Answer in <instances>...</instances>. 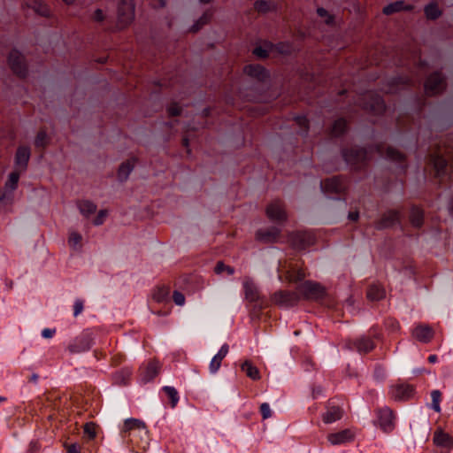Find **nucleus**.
I'll return each mask as SVG.
<instances>
[{"mask_svg": "<svg viewBox=\"0 0 453 453\" xmlns=\"http://www.w3.org/2000/svg\"><path fill=\"white\" fill-rule=\"evenodd\" d=\"M411 6H405L404 2L403 1H396L386 5L383 8L382 12L385 15H391L403 10H411Z\"/></svg>", "mask_w": 453, "mask_h": 453, "instance_id": "nucleus-31", "label": "nucleus"}, {"mask_svg": "<svg viewBox=\"0 0 453 453\" xmlns=\"http://www.w3.org/2000/svg\"><path fill=\"white\" fill-rule=\"evenodd\" d=\"M317 13L319 17L326 19L325 21L326 24H332L334 22V17L330 15L326 9L322 7L318 8Z\"/></svg>", "mask_w": 453, "mask_h": 453, "instance_id": "nucleus-49", "label": "nucleus"}, {"mask_svg": "<svg viewBox=\"0 0 453 453\" xmlns=\"http://www.w3.org/2000/svg\"><path fill=\"white\" fill-rule=\"evenodd\" d=\"M31 7L42 16L50 15V9L47 7V5L38 0H34Z\"/></svg>", "mask_w": 453, "mask_h": 453, "instance_id": "nucleus-41", "label": "nucleus"}, {"mask_svg": "<svg viewBox=\"0 0 453 453\" xmlns=\"http://www.w3.org/2000/svg\"><path fill=\"white\" fill-rule=\"evenodd\" d=\"M413 337L422 342H428L434 337V330L428 326H418L412 333Z\"/></svg>", "mask_w": 453, "mask_h": 453, "instance_id": "nucleus-20", "label": "nucleus"}, {"mask_svg": "<svg viewBox=\"0 0 453 453\" xmlns=\"http://www.w3.org/2000/svg\"><path fill=\"white\" fill-rule=\"evenodd\" d=\"M13 203V194L7 189H0V210L10 211Z\"/></svg>", "mask_w": 453, "mask_h": 453, "instance_id": "nucleus-29", "label": "nucleus"}, {"mask_svg": "<svg viewBox=\"0 0 453 453\" xmlns=\"http://www.w3.org/2000/svg\"><path fill=\"white\" fill-rule=\"evenodd\" d=\"M167 111L170 116H179L181 113V107L178 104L173 103L167 108Z\"/></svg>", "mask_w": 453, "mask_h": 453, "instance_id": "nucleus-52", "label": "nucleus"}, {"mask_svg": "<svg viewBox=\"0 0 453 453\" xmlns=\"http://www.w3.org/2000/svg\"><path fill=\"white\" fill-rule=\"evenodd\" d=\"M366 296L370 301H380L386 297V290L380 284H372L367 288Z\"/></svg>", "mask_w": 453, "mask_h": 453, "instance_id": "nucleus-21", "label": "nucleus"}, {"mask_svg": "<svg viewBox=\"0 0 453 453\" xmlns=\"http://www.w3.org/2000/svg\"><path fill=\"white\" fill-rule=\"evenodd\" d=\"M387 157L394 161H402L404 157L401 152L391 147L388 148L387 150Z\"/></svg>", "mask_w": 453, "mask_h": 453, "instance_id": "nucleus-47", "label": "nucleus"}, {"mask_svg": "<svg viewBox=\"0 0 453 453\" xmlns=\"http://www.w3.org/2000/svg\"><path fill=\"white\" fill-rule=\"evenodd\" d=\"M399 221V212L395 210H390L385 212L380 219L376 222L377 229H384L390 227Z\"/></svg>", "mask_w": 453, "mask_h": 453, "instance_id": "nucleus-15", "label": "nucleus"}, {"mask_svg": "<svg viewBox=\"0 0 453 453\" xmlns=\"http://www.w3.org/2000/svg\"><path fill=\"white\" fill-rule=\"evenodd\" d=\"M364 99L365 101H370L369 103H365L364 108L371 111L374 114H380L385 111V104L378 95H374L372 92H367L364 95Z\"/></svg>", "mask_w": 453, "mask_h": 453, "instance_id": "nucleus-11", "label": "nucleus"}, {"mask_svg": "<svg viewBox=\"0 0 453 453\" xmlns=\"http://www.w3.org/2000/svg\"><path fill=\"white\" fill-rule=\"evenodd\" d=\"M358 217H359V215H358L357 211H353V212L349 213V219L353 221L357 220Z\"/></svg>", "mask_w": 453, "mask_h": 453, "instance_id": "nucleus-63", "label": "nucleus"}, {"mask_svg": "<svg viewBox=\"0 0 453 453\" xmlns=\"http://www.w3.org/2000/svg\"><path fill=\"white\" fill-rule=\"evenodd\" d=\"M342 156L347 164L360 167L367 160V151L362 148H350L342 151Z\"/></svg>", "mask_w": 453, "mask_h": 453, "instance_id": "nucleus-5", "label": "nucleus"}, {"mask_svg": "<svg viewBox=\"0 0 453 453\" xmlns=\"http://www.w3.org/2000/svg\"><path fill=\"white\" fill-rule=\"evenodd\" d=\"M306 277V273L303 269L298 268L294 265H289L286 271V280L288 282H298L303 280Z\"/></svg>", "mask_w": 453, "mask_h": 453, "instance_id": "nucleus-22", "label": "nucleus"}, {"mask_svg": "<svg viewBox=\"0 0 453 453\" xmlns=\"http://www.w3.org/2000/svg\"><path fill=\"white\" fill-rule=\"evenodd\" d=\"M321 188L326 193H341L345 189L341 178L334 177L321 182Z\"/></svg>", "mask_w": 453, "mask_h": 453, "instance_id": "nucleus-17", "label": "nucleus"}, {"mask_svg": "<svg viewBox=\"0 0 453 453\" xmlns=\"http://www.w3.org/2000/svg\"><path fill=\"white\" fill-rule=\"evenodd\" d=\"M213 17V11L212 10H207L205 11L202 16L197 19L199 23L203 26H205L206 24L210 23Z\"/></svg>", "mask_w": 453, "mask_h": 453, "instance_id": "nucleus-48", "label": "nucleus"}, {"mask_svg": "<svg viewBox=\"0 0 453 453\" xmlns=\"http://www.w3.org/2000/svg\"><path fill=\"white\" fill-rule=\"evenodd\" d=\"M92 19L96 22H99V23L103 22L105 19V15L104 13L103 10L96 9L93 13Z\"/></svg>", "mask_w": 453, "mask_h": 453, "instance_id": "nucleus-54", "label": "nucleus"}, {"mask_svg": "<svg viewBox=\"0 0 453 453\" xmlns=\"http://www.w3.org/2000/svg\"><path fill=\"white\" fill-rule=\"evenodd\" d=\"M254 8L258 12H266L269 10V6L266 1L258 0L254 4Z\"/></svg>", "mask_w": 453, "mask_h": 453, "instance_id": "nucleus-50", "label": "nucleus"}, {"mask_svg": "<svg viewBox=\"0 0 453 453\" xmlns=\"http://www.w3.org/2000/svg\"><path fill=\"white\" fill-rule=\"evenodd\" d=\"M20 172L16 170L11 173L8 176V179L4 184V187L2 189H7L11 193L13 194V191L17 188L19 180Z\"/></svg>", "mask_w": 453, "mask_h": 453, "instance_id": "nucleus-34", "label": "nucleus"}, {"mask_svg": "<svg viewBox=\"0 0 453 453\" xmlns=\"http://www.w3.org/2000/svg\"><path fill=\"white\" fill-rule=\"evenodd\" d=\"M432 162L434 170L436 171V174L441 175L447 165V160L441 156L436 154L432 157Z\"/></svg>", "mask_w": 453, "mask_h": 453, "instance_id": "nucleus-36", "label": "nucleus"}, {"mask_svg": "<svg viewBox=\"0 0 453 453\" xmlns=\"http://www.w3.org/2000/svg\"><path fill=\"white\" fill-rule=\"evenodd\" d=\"M353 345L356 347L359 353H368L372 351L375 348V344L373 341L367 336H362L358 340L353 342Z\"/></svg>", "mask_w": 453, "mask_h": 453, "instance_id": "nucleus-24", "label": "nucleus"}, {"mask_svg": "<svg viewBox=\"0 0 453 453\" xmlns=\"http://www.w3.org/2000/svg\"><path fill=\"white\" fill-rule=\"evenodd\" d=\"M203 26L199 23V21H196V23L189 28V31L192 33L198 32Z\"/></svg>", "mask_w": 453, "mask_h": 453, "instance_id": "nucleus-62", "label": "nucleus"}, {"mask_svg": "<svg viewBox=\"0 0 453 453\" xmlns=\"http://www.w3.org/2000/svg\"><path fill=\"white\" fill-rule=\"evenodd\" d=\"M414 388L411 385H396L392 388V397L395 401H406L413 396Z\"/></svg>", "mask_w": 453, "mask_h": 453, "instance_id": "nucleus-13", "label": "nucleus"}, {"mask_svg": "<svg viewBox=\"0 0 453 453\" xmlns=\"http://www.w3.org/2000/svg\"><path fill=\"white\" fill-rule=\"evenodd\" d=\"M93 340L91 333L83 332L68 346V349L73 354L87 351L91 348Z\"/></svg>", "mask_w": 453, "mask_h": 453, "instance_id": "nucleus-8", "label": "nucleus"}, {"mask_svg": "<svg viewBox=\"0 0 453 453\" xmlns=\"http://www.w3.org/2000/svg\"><path fill=\"white\" fill-rule=\"evenodd\" d=\"M280 236V229L275 226L260 229L256 233V239L264 243H274Z\"/></svg>", "mask_w": 453, "mask_h": 453, "instance_id": "nucleus-12", "label": "nucleus"}, {"mask_svg": "<svg viewBox=\"0 0 453 453\" xmlns=\"http://www.w3.org/2000/svg\"><path fill=\"white\" fill-rule=\"evenodd\" d=\"M297 125L303 128V131L306 133L309 129V121L304 116H298L296 118Z\"/></svg>", "mask_w": 453, "mask_h": 453, "instance_id": "nucleus-53", "label": "nucleus"}, {"mask_svg": "<svg viewBox=\"0 0 453 453\" xmlns=\"http://www.w3.org/2000/svg\"><path fill=\"white\" fill-rule=\"evenodd\" d=\"M378 419L380 427L386 433L392 432L395 428V416L393 411L388 407L378 411Z\"/></svg>", "mask_w": 453, "mask_h": 453, "instance_id": "nucleus-10", "label": "nucleus"}, {"mask_svg": "<svg viewBox=\"0 0 453 453\" xmlns=\"http://www.w3.org/2000/svg\"><path fill=\"white\" fill-rule=\"evenodd\" d=\"M343 414L342 410L339 406H330L327 411L323 414V421L326 424L333 423L342 418Z\"/></svg>", "mask_w": 453, "mask_h": 453, "instance_id": "nucleus-26", "label": "nucleus"}, {"mask_svg": "<svg viewBox=\"0 0 453 453\" xmlns=\"http://www.w3.org/2000/svg\"><path fill=\"white\" fill-rule=\"evenodd\" d=\"M163 391L170 398L172 407H175L179 401L177 390L173 387L165 386L163 388Z\"/></svg>", "mask_w": 453, "mask_h": 453, "instance_id": "nucleus-39", "label": "nucleus"}, {"mask_svg": "<svg viewBox=\"0 0 453 453\" xmlns=\"http://www.w3.org/2000/svg\"><path fill=\"white\" fill-rule=\"evenodd\" d=\"M260 411L264 419L271 417V410L268 403H264L260 405Z\"/></svg>", "mask_w": 453, "mask_h": 453, "instance_id": "nucleus-55", "label": "nucleus"}, {"mask_svg": "<svg viewBox=\"0 0 453 453\" xmlns=\"http://www.w3.org/2000/svg\"><path fill=\"white\" fill-rule=\"evenodd\" d=\"M214 272L216 274H221L226 272L228 275H233L234 269L232 266L225 265L223 261H218Z\"/></svg>", "mask_w": 453, "mask_h": 453, "instance_id": "nucleus-42", "label": "nucleus"}, {"mask_svg": "<svg viewBox=\"0 0 453 453\" xmlns=\"http://www.w3.org/2000/svg\"><path fill=\"white\" fill-rule=\"evenodd\" d=\"M432 397V408L437 411H441L440 402L441 399V393L439 390H434L431 393Z\"/></svg>", "mask_w": 453, "mask_h": 453, "instance_id": "nucleus-44", "label": "nucleus"}, {"mask_svg": "<svg viewBox=\"0 0 453 453\" xmlns=\"http://www.w3.org/2000/svg\"><path fill=\"white\" fill-rule=\"evenodd\" d=\"M300 300L298 292L288 290H279L272 296L273 303L280 306L290 307L297 304Z\"/></svg>", "mask_w": 453, "mask_h": 453, "instance_id": "nucleus-4", "label": "nucleus"}, {"mask_svg": "<svg viewBox=\"0 0 453 453\" xmlns=\"http://www.w3.org/2000/svg\"><path fill=\"white\" fill-rule=\"evenodd\" d=\"M81 235L79 233L72 232L68 239L69 245L76 249L78 246H81Z\"/></svg>", "mask_w": 453, "mask_h": 453, "instance_id": "nucleus-46", "label": "nucleus"}, {"mask_svg": "<svg viewBox=\"0 0 453 453\" xmlns=\"http://www.w3.org/2000/svg\"><path fill=\"white\" fill-rule=\"evenodd\" d=\"M83 301L81 300H76L73 305V315L77 317L79 314H81L83 311Z\"/></svg>", "mask_w": 453, "mask_h": 453, "instance_id": "nucleus-56", "label": "nucleus"}, {"mask_svg": "<svg viewBox=\"0 0 453 453\" xmlns=\"http://www.w3.org/2000/svg\"><path fill=\"white\" fill-rule=\"evenodd\" d=\"M146 424L138 418H127L124 421V425L122 427L123 433H127L132 430H146Z\"/></svg>", "mask_w": 453, "mask_h": 453, "instance_id": "nucleus-27", "label": "nucleus"}, {"mask_svg": "<svg viewBox=\"0 0 453 453\" xmlns=\"http://www.w3.org/2000/svg\"><path fill=\"white\" fill-rule=\"evenodd\" d=\"M203 26L199 23V21H196V23L189 28V31L192 33L198 32Z\"/></svg>", "mask_w": 453, "mask_h": 453, "instance_id": "nucleus-61", "label": "nucleus"}, {"mask_svg": "<svg viewBox=\"0 0 453 453\" xmlns=\"http://www.w3.org/2000/svg\"><path fill=\"white\" fill-rule=\"evenodd\" d=\"M134 19V4L133 0H121L118 7V27L123 29L129 26Z\"/></svg>", "mask_w": 453, "mask_h": 453, "instance_id": "nucleus-2", "label": "nucleus"}, {"mask_svg": "<svg viewBox=\"0 0 453 453\" xmlns=\"http://www.w3.org/2000/svg\"><path fill=\"white\" fill-rule=\"evenodd\" d=\"M161 365L158 361L152 360L150 361L146 368L145 373H144V380L147 381H150L153 380L157 374L159 373Z\"/></svg>", "mask_w": 453, "mask_h": 453, "instance_id": "nucleus-30", "label": "nucleus"}, {"mask_svg": "<svg viewBox=\"0 0 453 453\" xmlns=\"http://www.w3.org/2000/svg\"><path fill=\"white\" fill-rule=\"evenodd\" d=\"M47 143V134L45 130H40L35 139L36 147H45Z\"/></svg>", "mask_w": 453, "mask_h": 453, "instance_id": "nucleus-45", "label": "nucleus"}, {"mask_svg": "<svg viewBox=\"0 0 453 453\" xmlns=\"http://www.w3.org/2000/svg\"><path fill=\"white\" fill-rule=\"evenodd\" d=\"M79 209L82 214L88 216L96 212V205L90 201H81L79 203Z\"/></svg>", "mask_w": 453, "mask_h": 453, "instance_id": "nucleus-38", "label": "nucleus"}, {"mask_svg": "<svg viewBox=\"0 0 453 453\" xmlns=\"http://www.w3.org/2000/svg\"><path fill=\"white\" fill-rule=\"evenodd\" d=\"M96 425L94 422H88L83 426L84 434L88 436L89 440H93L96 436Z\"/></svg>", "mask_w": 453, "mask_h": 453, "instance_id": "nucleus-43", "label": "nucleus"}, {"mask_svg": "<svg viewBox=\"0 0 453 453\" xmlns=\"http://www.w3.org/2000/svg\"><path fill=\"white\" fill-rule=\"evenodd\" d=\"M8 64L12 71L19 77H26L27 67L24 56L18 50H12L8 57Z\"/></svg>", "mask_w": 453, "mask_h": 453, "instance_id": "nucleus-3", "label": "nucleus"}, {"mask_svg": "<svg viewBox=\"0 0 453 453\" xmlns=\"http://www.w3.org/2000/svg\"><path fill=\"white\" fill-rule=\"evenodd\" d=\"M446 88L444 78L440 73L431 74L425 83V92L427 96L441 93Z\"/></svg>", "mask_w": 453, "mask_h": 453, "instance_id": "nucleus-9", "label": "nucleus"}, {"mask_svg": "<svg viewBox=\"0 0 453 453\" xmlns=\"http://www.w3.org/2000/svg\"><path fill=\"white\" fill-rule=\"evenodd\" d=\"M425 14L428 19H436L441 15L438 4L434 2H431L425 7Z\"/></svg>", "mask_w": 453, "mask_h": 453, "instance_id": "nucleus-35", "label": "nucleus"}, {"mask_svg": "<svg viewBox=\"0 0 453 453\" xmlns=\"http://www.w3.org/2000/svg\"><path fill=\"white\" fill-rule=\"evenodd\" d=\"M433 440L434 443L438 447H443L449 449H453V437L441 429L434 432Z\"/></svg>", "mask_w": 453, "mask_h": 453, "instance_id": "nucleus-19", "label": "nucleus"}, {"mask_svg": "<svg viewBox=\"0 0 453 453\" xmlns=\"http://www.w3.org/2000/svg\"><path fill=\"white\" fill-rule=\"evenodd\" d=\"M242 371L246 373V375L253 380H257L260 379V373L258 369L254 366L250 361L246 360L242 363Z\"/></svg>", "mask_w": 453, "mask_h": 453, "instance_id": "nucleus-32", "label": "nucleus"}, {"mask_svg": "<svg viewBox=\"0 0 453 453\" xmlns=\"http://www.w3.org/2000/svg\"><path fill=\"white\" fill-rule=\"evenodd\" d=\"M245 298L250 302H256L260 298L258 289L255 283L250 280H246L243 283Z\"/></svg>", "mask_w": 453, "mask_h": 453, "instance_id": "nucleus-25", "label": "nucleus"}, {"mask_svg": "<svg viewBox=\"0 0 453 453\" xmlns=\"http://www.w3.org/2000/svg\"><path fill=\"white\" fill-rule=\"evenodd\" d=\"M244 73L259 81H263L268 78L267 71L260 65H249L244 67Z\"/></svg>", "mask_w": 453, "mask_h": 453, "instance_id": "nucleus-18", "label": "nucleus"}, {"mask_svg": "<svg viewBox=\"0 0 453 453\" xmlns=\"http://www.w3.org/2000/svg\"><path fill=\"white\" fill-rule=\"evenodd\" d=\"M55 332H56L55 329L45 328L42 330V335L44 338H51L53 336V334H55Z\"/></svg>", "mask_w": 453, "mask_h": 453, "instance_id": "nucleus-60", "label": "nucleus"}, {"mask_svg": "<svg viewBox=\"0 0 453 453\" xmlns=\"http://www.w3.org/2000/svg\"><path fill=\"white\" fill-rule=\"evenodd\" d=\"M347 127L346 121L343 119H339L334 121L332 127V134L334 136L343 134Z\"/></svg>", "mask_w": 453, "mask_h": 453, "instance_id": "nucleus-40", "label": "nucleus"}, {"mask_svg": "<svg viewBox=\"0 0 453 453\" xmlns=\"http://www.w3.org/2000/svg\"><path fill=\"white\" fill-rule=\"evenodd\" d=\"M253 54L260 58H265L268 56L267 50L262 47H256L253 50Z\"/></svg>", "mask_w": 453, "mask_h": 453, "instance_id": "nucleus-58", "label": "nucleus"}, {"mask_svg": "<svg viewBox=\"0 0 453 453\" xmlns=\"http://www.w3.org/2000/svg\"><path fill=\"white\" fill-rule=\"evenodd\" d=\"M424 220V212L420 208L412 207L410 213V221L415 227H420Z\"/></svg>", "mask_w": 453, "mask_h": 453, "instance_id": "nucleus-33", "label": "nucleus"}, {"mask_svg": "<svg viewBox=\"0 0 453 453\" xmlns=\"http://www.w3.org/2000/svg\"><path fill=\"white\" fill-rule=\"evenodd\" d=\"M173 300L175 303V304L182 306L185 303L186 299L181 292L175 290L173 293Z\"/></svg>", "mask_w": 453, "mask_h": 453, "instance_id": "nucleus-51", "label": "nucleus"}, {"mask_svg": "<svg viewBox=\"0 0 453 453\" xmlns=\"http://www.w3.org/2000/svg\"><path fill=\"white\" fill-rule=\"evenodd\" d=\"M30 158V149L26 146L18 148L15 155V165L19 172L25 171Z\"/></svg>", "mask_w": 453, "mask_h": 453, "instance_id": "nucleus-14", "label": "nucleus"}, {"mask_svg": "<svg viewBox=\"0 0 453 453\" xmlns=\"http://www.w3.org/2000/svg\"><path fill=\"white\" fill-rule=\"evenodd\" d=\"M169 292H170V289L168 287H165V286L157 287L155 289L152 297L156 302L161 303L166 299V297L169 295Z\"/></svg>", "mask_w": 453, "mask_h": 453, "instance_id": "nucleus-37", "label": "nucleus"}, {"mask_svg": "<svg viewBox=\"0 0 453 453\" xmlns=\"http://www.w3.org/2000/svg\"><path fill=\"white\" fill-rule=\"evenodd\" d=\"M291 246L297 250H303L315 242V237L309 232H295L288 235Z\"/></svg>", "mask_w": 453, "mask_h": 453, "instance_id": "nucleus-6", "label": "nucleus"}, {"mask_svg": "<svg viewBox=\"0 0 453 453\" xmlns=\"http://www.w3.org/2000/svg\"><path fill=\"white\" fill-rule=\"evenodd\" d=\"M65 448L66 449V453H80L81 448L77 443L72 444H65Z\"/></svg>", "mask_w": 453, "mask_h": 453, "instance_id": "nucleus-57", "label": "nucleus"}, {"mask_svg": "<svg viewBox=\"0 0 453 453\" xmlns=\"http://www.w3.org/2000/svg\"><path fill=\"white\" fill-rule=\"evenodd\" d=\"M354 437L355 434L350 429H344L337 433L329 434L327 440L331 444L338 445L351 441Z\"/></svg>", "mask_w": 453, "mask_h": 453, "instance_id": "nucleus-16", "label": "nucleus"}, {"mask_svg": "<svg viewBox=\"0 0 453 453\" xmlns=\"http://www.w3.org/2000/svg\"><path fill=\"white\" fill-rule=\"evenodd\" d=\"M228 352V346L226 344L223 345L217 355L213 357L210 364V370L211 372H216L220 365L223 358L226 356Z\"/></svg>", "mask_w": 453, "mask_h": 453, "instance_id": "nucleus-28", "label": "nucleus"}, {"mask_svg": "<svg viewBox=\"0 0 453 453\" xmlns=\"http://www.w3.org/2000/svg\"><path fill=\"white\" fill-rule=\"evenodd\" d=\"M137 162V159L135 157H132L131 159L127 160L126 162H123L118 170V178L120 181L127 180L129 174L134 168V165Z\"/></svg>", "mask_w": 453, "mask_h": 453, "instance_id": "nucleus-23", "label": "nucleus"}, {"mask_svg": "<svg viewBox=\"0 0 453 453\" xmlns=\"http://www.w3.org/2000/svg\"><path fill=\"white\" fill-rule=\"evenodd\" d=\"M296 290L300 298L307 300H319L326 296V288L318 282L306 280L298 285Z\"/></svg>", "mask_w": 453, "mask_h": 453, "instance_id": "nucleus-1", "label": "nucleus"}, {"mask_svg": "<svg viewBox=\"0 0 453 453\" xmlns=\"http://www.w3.org/2000/svg\"><path fill=\"white\" fill-rule=\"evenodd\" d=\"M265 213L270 220L275 222H284L288 219L285 204L280 200H275L269 203L266 207Z\"/></svg>", "mask_w": 453, "mask_h": 453, "instance_id": "nucleus-7", "label": "nucleus"}, {"mask_svg": "<svg viewBox=\"0 0 453 453\" xmlns=\"http://www.w3.org/2000/svg\"><path fill=\"white\" fill-rule=\"evenodd\" d=\"M105 217H106V211H104V210L100 211L98 212L96 218L94 219V224L96 226L102 225Z\"/></svg>", "mask_w": 453, "mask_h": 453, "instance_id": "nucleus-59", "label": "nucleus"}, {"mask_svg": "<svg viewBox=\"0 0 453 453\" xmlns=\"http://www.w3.org/2000/svg\"><path fill=\"white\" fill-rule=\"evenodd\" d=\"M436 360H437V357H436L435 355H431V356H429V357H428V361H429L430 363H435V362H436Z\"/></svg>", "mask_w": 453, "mask_h": 453, "instance_id": "nucleus-64", "label": "nucleus"}]
</instances>
